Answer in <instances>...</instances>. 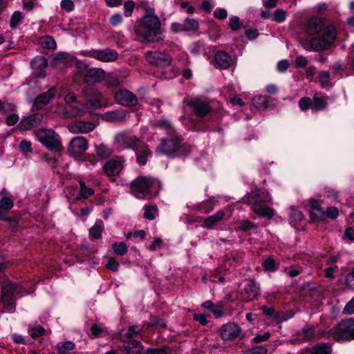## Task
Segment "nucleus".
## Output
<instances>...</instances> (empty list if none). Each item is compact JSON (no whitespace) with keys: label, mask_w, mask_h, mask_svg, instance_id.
<instances>
[{"label":"nucleus","mask_w":354,"mask_h":354,"mask_svg":"<svg viewBox=\"0 0 354 354\" xmlns=\"http://www.w3.org/2000/svg\"><path fill=\"white\" fill-rule=\"evenodd\" d=\"M136 39L148 43H154L162 39L160 21L155 15V9L148 8L142 17L141 26L135 28Z\"/></svg>","instance_id":"f257e3e1"},{"label":"nucleus","mask_w":354,"mask_h":354,"mask_svg":"<svg viewBox=\"0 0 354 354\" xmlns=\"http://www.w3.org/2000/svg\"><path fill=\"white\" fill-rule=\"evenodd\" d=\"M244 203L252 206V209L258 216L271 218L274 211L265 204L271 203V196L266 190L257 189L248 194L243 198Z\"/></svg>","instance_id":"f03ea898"},{"label":"nucleus","mask_w":354,"mask_h":354,"mask_svg":"<svg viewBox=\"0 0 354 354\" xmlns=\"http://www.w3.org/2000/svg\"><path fill=\"white\" fill-rule=\"evenodd\" d=\"M131 188L136 198L147 199L158 195L161 184L158 180L151 177H140L131 183Z\"/></svg>","instance_id":"7ed1b4c3"},{"label":"nucleus","mask_w":354,"mask_h":354,"mask_svg":"<svg viewBox=\"0 0 354 354\" xmlns=\"http://www.w3.org/2000/svg\"><path fill=\"white\" fill-rule=\"evenodd\" d=\"M21 285L8 281L1 284V304L4 313H12L15 308L17 296L30 294Z\"/></svg>","instance_id":"20e7f679"},{"label":"nucleus","mask_w":354,"mask_h":354,"mask_svg":"<svg viewBox=\"0 0 354 354\" xmlns=\"http://www.w3.org/2000/svg\"><path fill=\"white\" fill-rule=\"evenodd\" d=\"M35 133L39 142L49 150L54 151L62 150L60 136L55 131L50 129H40Z\"/></svg>","instance_id":"39448f33"},{"label":"nucleus","mask_w":354,"mask_h":354,"mask_svg":"<svg viewBox=\"0 0 354 354\" xmlns=\"http://www.w3.org/2000/svg\"><path fill=\"white\" fill-rule=\"evenodd\" d=\"M142 140L130 131H121L114 136V145L119 149H136L140 145Z\"/></svg>","instance_id":"423d86ee"},{"label":"nucleus","mask_w":354,"mask_h":354,"mask_svg":"<svg viewBox=\"0 0 354 354\" xmlns=\"http://www.w3.org/2000/svg\"><path fill=\"white\" fill-rule=\"evenodd\" d=\"M334 337L337 341L354 339V322L351 319L342 321L334 328Z\"/></svg>","instance_id":"0eeeda50"},{"label":"nucleus","mask_w":354,"mask_h":354,"mask_svg":"<svg viewBox=\"0 0 354 354\" xmlns=\"http://www.w3.org/2000/svg\"><path fill=\"white\" fill-rule=\"evenodd\" d=\"M124 157H116L106 161L103 165L102 169L109 179L114 180V178L119 175L124 169Z\"/></svg>","instance_id":"6e6552de"},{"label":"nucleus","mask_w":354,"mask_h":354,"mask_svg":"<svg viewBox=\"0 0 354 354\" xmlns=\"http://www.w3.org/2000/svg\"><path fill=\"white\" fill-rule=\"evenodd\" d=\"M84 55L102 62H113L118 57V53L117 51L109 48L104 49H92L86 51Z\"/></svg>","instance_id":"1a4fd4ad"},{"label":"nucleus","mask_w":354,"mask_h":354,"mask_svg":"<svg viewBox=\"0 0 354 354\" xmlns=\"http://www.w3.org/2000/svg\"><path fill=\"white\" fill-rule=\"evenodd\" d=\"M83 67L84 72L82 71L84 82L88 84H93L100 82L105 77V72L100 68H93L87 69V65L79 63L78 67Z\"/></svg>","instance_id":"9d476101"},{"label":"nucleus","mask_w":354,"mask_h":354,"mask_svg":"<svg viewBox=\"0 0 354 354\" xmlns=\"http://www.w3.org/2000/svg\"><path fill=\"white\" fill-rule=\"evenodd\" d=\"M221 338L225 341H233L243 336L241 327L234 322H229L222 326L220 329Z\"/></svg>","instance_id":"9b49d317"},{"label":"nucleus","mask_w":354,"mask_h":354,"mask_svg":"<svg viewBox=\"0 0 354 354\" xmlns=\"http://www.w3.org/2000/svg\"><path fill=\"white\" fill-rule=\"evenodd\" d=\"M180 146V140L178 138L162 139L156 152L158 154L169 155L178 150Z\"/></svg>","instance_id":"f8f14e48"},{"label":"nucleus","mask_w":354,"mask_h":354,"mask_svg":"<svg viewBox=\"0 0 354 354\" xmlns=\"http://www.w3.org/2000/svg\"><path fill=\"white\" fill-rule=\"evenodd\" d=\"M66 106L64 109V115L66 117H80L84 113V110L78 107L74 106L71 103L77 104V98L73 93H69L64 97Z\"/></svg>","instance_id":"ddd939ff"},{"label":"nucleus","mask_w":354,"mask_h":354,"mask_svg":"<svg viewBox=\"0 0 354 354\" xmlns=\"http://www.w3.org/2000/svg\"><path fill=\"white\" fill-rule=\"evenodd\" d=\"M145 57L149 64L158 66H169L171 61L169 55L158 51L148 52Z\"/></svg>","instance_id":"4468645a"},{"label":"nucleus","mask_w":354,"mask_h":354,"mask_svg":"<svg viewBox=\"0 0 354 354\" xmlns=\"http://www.w3.org/2000/svg\"><path fill=\"white\" fill-rule=\"evenodd\" d=\"M88 148V140L82 136L73 138L69 143L68 151L73 156H80Z\"/></svg>","instance_id":"2eb2a0df"},{"label":"nucleus","mask_w":354,"mask_h":354,"mask_svg":"<svg viewBox=\"0 0 354 354\" xmlns=\"http://www.w3.org/2000/svg\"><path fill=\"white\" fill-rule=\"evenodd\" d=\"M115 99L117 102L122 106H134L138 102L136 96L127 89H120L115 93Z\"/></svg>","instance_id":"dca6fc26"},{"label":"nucleus","mask_w":354,"mask_h":354,"mask_svg":"<svg viewBox=\"0 0 354 354\" xmlns=\"http://www.w3.org/2000/svg\"><path fill=\"white\" fill-rule=\"evenodd\" d=\"M96 125L91 122L75 120L68 124V129L73 133H86L93 131Z\"/></svg>","instance_id":"f3484780"},{"label":"nucleus","mask_w":354,"mask_h":354,"mask_svg":"<svg viewBox=\"0 0 354 354\" xmlns=\"http://www.w3.org/2000/svg\"><path fill=\"white\" fill-rule=\"evenodd\" d=\"M188 105L192 107L194 113L198 117H205L211 111L208 102L199 98L191 100Z\"/></svg>","instance_id":"a211bd4d"},{"label":"nucleus","mask_w":354,"mask_h":354,"mask_svg":"<svg viewBox=\"0 0 354 354\" xmlns=\"http://www.w3.org/2000/svg\"><path fill=\"white\" fill-rule=\"evenodd\" d=\"M56 93L57 88L55 87H51L46 92L37 95L35 99V106L38 109H42L55 97Z\"/></svg>","instance_id":"6ab92c4d"},{"label":"nucleus","mask_w":354,"mask_h":354,"mask_svg":"<svg viewBox=\"0 0 354 354\" xmlns=\"http://www.w3.org/2000/svg\"><path fill=\"white\" fill-rule=\"evenodd\" d=\"M260 292V286L254 281H249L242 292V296L246 301L253 300Z\"/></svg>","instance_id":"aec40b11"},{"label":"nucleus","mask_w":354,"mask_h":354,"mask_svg":"<svg viewBox=\"0 0 354 354\" xmlns=\"http://www.w3.org/2000/svg\"><path fill=\"white\" fill-rule=\"evenodd\" d=\"M136 154V160L139 165H145L147 162V158L151 155L149 147L142 141L140 145L136 149H134Z\"/></svg>","instance_id":"412c9836"},{"label":"nucleus","mask_w":354,"mask_h":354,"mask_svg":"<svg viewBox=\"0 0 354 354\" xmlns=\"http://www.w3.org/2000/svg\"><path fill=\"white\" fill-rule=\"evenodd\" d=\"M123 347L127 354H142L144 349L142 343L136 339L124 340Z\"/></svg>","instance_id":"4be33fe9"},{"label":"nucleus","mask_w":354,"mask_h":354,"mask_svg":"<svg viewBox=\"0 0 354 354\" xmlns=\"http://www.w3.org/2000/svg\"><path fill=\"white\" fill-rule=\"evenodd\" d=\"M324 27V21L319 17H312L308 20L306 32L309 35L318 34Z\"/></svg>","instance_id":"5701e85b"},{"label":"nucleus","mask_w":354,"mask_h":354,"mask_svg":"<svg viewBox=\"0 0 354 354\" xmlns=\"http://www.w3.org/2000/svg\"><path fill=\"white\" fill-rule=\"evenodd\" d=\"M41 120L42 115L39 113L32 114L23 119L19 123V127L23 130H28L38 125Z\"/></svg>","instance_id":"b1692460"},{"label":"nucleus","mask_w":354,"mask_h":354,"mask_svg":"<svg viewBox=\"0 0 354 354\" xmlns=\"http://www.w3.org/2000/svg\"><path fill=\"white\" fill-rule=\"evenodd\" d=\"M310 215L311 216L316 220L322 221L324 220L326 217V212L321 207L320 203L315 199L310 200Z\"/></svg>","instance_id":"393cba45"},{"label":"nucleus","mask_w":354,"mask_h":354,"mask_svg":"<svg viewBox=\"0 0 354 354\" xmlns=\"http://www.w3.org/2000/svg\"><path fill=\"white\" fill-rule=\"evenodd\" d=\"M90 95L93 97V99L89 100L86 103V108L88 110L100 109L102 106V100L103 99L102 94L98 90L92 88L90 91Z\"/></svg>","instance_id":"a878e982"},{"label":"nucleus","mask_w":354,"mask_h":354,"mask_svg":"<svg viewBox=\"0 0 354 354\" xmlns=\"http://www.w3.org/2000/svg\"><path fill=\"white\" fill-rule=\"evenodd\" d=\"M311 49L319 52L328 49L332 45L323 37H314L310 41Z\"/></svg>","instance_id":"bb28decb"},{"label":"nucleus","mask_w":354,"mask_h":354,"mask_svg":"<svg viewBox=\"0 0 354 354\" xmlns=\"http://www.w3.org/2000/svg\"><path fill=\"white\" fill-rule=\"evenodd\" d=\"M225 215V213L223 211H218L216 214L206 218L201 226L204 228L212 229L223 219Z\"/></svg>","instance_id":"cd10ccee"},{"label":"nucleus","mask_w":354,"mask_h":354,"mask_svg":"<svg viewBox=\"0 0 354 354\" xmlns=\"http://www.w3.org/2000/svg\"><path fill=\"white\" fill-rule=\"evenodd\" d=\"M215 62L220 68L227 69L231 64V57L225 52L220 51L215 55Z\"/></svg>","instance_id":"c85d7f7f"},{"label":"nucleus","mask_w":354,"mask_h":354,"mask_svg":"<svg viewBox=\"0 0 354 354\" xmlns=\"http://www.w3.org/2000/svg\"><path fill=\"white\" fill-rule=\"evenodd\" d=\"M79 184L80 191L79 194L75 197V200L80 201L86 199L94 194V189L91 187H87L84 181L80 180Z\"/></svg>","instance_id":"c756f323"},{"label":"nucleus","mask_w":354,"mask_h":354,"mask_svg":"<svg viewBox=\"0 0 354 354\" xmlns=\"http://www.w3.org/2000/svg\"><path fill=\"white\" fill-rule=\"evenodd\" d=\"M183 27L185 32L196 33L199 29V22L196 19L187 17L183 21Z\"/></svg>","instance_id":"7c9ffc66"},{"label":"nucleus","mask_w":354,"mask_h":354,"mask_svg":"<svg viewBox=\"0 0 354 354\" xmlns=\"http://www.w3.org/2000/svg\"><path fill=\"white\" fill-rule=\"evenodd\" d=\"M127 111L123 109L109 111L106 113V118L111 122H122L126 118Z\"/></svg>","instance_id":"2f4dec72"},{"label":"nucleus","mask_w":354,"mask_h":354,"mask_svg":"<svg viewBox=\"0 0 354 354\" xmlns=\"http://www.w3.org/2000/svg\"><path fill=\"white\" fill-rule=\"evenodd\" d=\"M270 100L271 98L268 96L258 95L253 97L252 104L257 109H266L268 108Z\"/></svg>","instance_id":"473e14b6"},{"label":"nucleus","mask_w":354,"mask_h":354,"mask_svg":"<svg viewBox=\"0 0 354 354\" xmlns=\"http://www.w3.org/2000/svg\"><path fill=\"white\" fill-rule=\"evenodd\" d=\"M104 230V223L102 220H97L94 225L89 230V234L93 239H100Z\"/></svg>","instance_id":"72a5a7b5"},{"label":"nucleus","mask_w":354,"mask_h":354,"mask_svg":"<svg viewBox=\"0 0 354 354\" xmlns=\"http://www.w3.org/2000/svg\"><path fill=\"white\" fill-rule=\"evenodd\" d=\"M75 344L72 341L59 342L56 345V349L58 354H69L70 351L73 350Z\"/></svg>","instance_id":"f704fd0d"},{"label":"nucleus","mask_w":354,"mask_h":354,"mask_svg":"<svg viewBox=\"0 0 354 354\" xmlns=\"http://www.w3.org/2000/svg\"><path fill=\"white\" fill-rule=\"evenodd\" d=\"M1 198L0 200V207L2 210L8 211L13 207V202L12 199L7 196V193L5 189L0 192Z\"/></svg>","instance_id":"c9c22d12"},{"label":"nucleus","mask_w":354,"mask_h":354,"mask_svg":"<svg viewBox=\"0 0 354 354\" xmlns=\"http://www.w3.org/2000/svg\"><path fill=\"white\" fill-rule=\"evenodd\" d=\"M142 330V326L140 325H132L128 328L127 332L123 335V337L125 340L133 339V338L139 335Z\"/></svg>","instance_id":"e433bc0d"},{"label":"nucleus","mask_w":354,"mask_h":354,"mask_svg":"<svg viewBox=\"0 0 354 354\" xmlns=\"http://www.w3.org/2000/svg\"><path fill=\"white\" fill-rule=\"evenodd\" d=\"M95 152L101 159L109 158L112 154V150L104 144H100L95 147Z\"/></svg>","instance_id":"4c0bfd02"},{"label":"nucleus","mask_w":354,"mask_h":354,"mask_svg":"<svg viewBox=\"0 0 354 354\" xmlns=\"http://www.w3.org/2000/svg\"><path fill=\"white\" fill-rule=\"evenodd\" d=\"M323 37L327 39L328 41L332 45L336 39L335 28L333 26H328L323 32Z\"/></svg>","instance_id":"58836bf2"},{"label":"nucleus","mask_w":354,"mask_h":354,"mask_svg":"<svg viewBox=\"0 0 354 354\" xmlns=\"http://www.w3.org/2000/svg\"><path fill=\"white\" fill-rule=\"evenodd\" d=\"M112 248L115 254L119 256H123L127 254L128 251L127 245L124 242H114L112 244Z\"/></svg>","instance_id":"ea45409f"},{"label":"nucleus","mask_w":354,"mask_h":354,"mask_svg":"<svg viewBox=\"0 0 354 354\" xmlns=\"http://www.w3.org/2000/svg\"><path fill=\"white\" fill-rule=\"evenodd\" d=\"M40 44L44 48L55 49L56 48V42L55 39L48 35L40 38Z\"/></svg>","instance_id":"a19ab883"},{"label":"nucleus","mask_w":354,"mask_h":354,"mask_svg":"<svg viewBox=\"0 0 354 354\" xmlns=\"http://www.w3.org/2000/svg\"><path fill=\"white\" fill-rule=\"evenodd\" d=\"M30 65L32 69L44 68L47 66V61L44 57H36L32 59Z\"/></svg>","instance_id":"79ce46f5"},{"label":"nucleus","mask_w":354,"mask_h":354,"mask_svg":"<svg viewBox=\"0 0 354 354\" xmlns=\"http://www.w3.org/2000/svg\"><path fill=\"white\" fill-rule=\"evenodd\" d=\"M158 215V208L154 206H146L144 216L148 220H153Z\"/></svg>","instance_id":"37998d69"},{"label":"nucleus","mask_w":354,"mask_h":354,"mask_svg":"<svg viewBox=\"0 0 354 354\" xmlns=\"http://www.w3.org/2000/svg\"><path fill=\"white\" fill-rule=\"evenodd\" d=\"M287 12L281 8L277 9L273 14V20L277 23H282L286 21Z\"/></svg>","instance_id":"c03bdc74"},{"label":"nucleus","mask_w":354,"mask_h":354,"mask_svg":"<svg viewBox=\"0 0 354 354\" xmlns=\"http://www.w3.org/2000/svg\"><path fill=\"white\" fill-rule=\"evenodd\" d=\"M23 16L21 12H15L10 19V26L12 28H15L22 21Z\"/></svg>","instance_id":"a18cd8bd"},{"label":"nucleus","mask_w":354,"mask_h":354,"mask_svg":"<svg viewBox=\"0 0 354 354\" xmlns=\"http://www.w3.org/2000/svg\"><path fill=\"white\" fill-rule=\"evenodd\" d=\"M153 127L164 129L168 132H172V126L171 123L167 120H160L153 124Z\"/></svg>","instance_id":"49530a36"},{"label":"nucleus","mask_w":354,"mask_h":354,"mask_svg":"<svg viewBox=\"0 0 354 354\" xmlns=\"http://www.w3.org/2000/svg\"><path fill=\"white\" fill-rule=\"evenodd\" d=\"M331 347L328 344L318 345L312 354H330Z\"/></svg>","instance_id":"de8ad7c7"},{"label":"nucleus","mask_w":354,"mask_h":354,"mask_svg":"<svg viewBox=\"0 0 354 354\" xmlns=\"http://www.w3.org/2000/svg\"><path fill=\"white\" fill-rule=\"evenodd\" d=\"M229 26L233 31H236L242 27L240 18L237 16H232L230 18Z\"/></svg>","instance_id":"09e8293b"},{"label":"nucleus","mask_w":354,"mask_h":354,"mask_svg":"<svg viewBox=\"0 0 354 354\" xmlns=\"http://www.w3.org/2000/svg\"><path fill=\"white\" fill-rule=\"evenodd\" d=\"M262 266L266 271L273 272L277 269L275 261L271 258H268L263 261Z\"/></svg>","instance_id":"8fccbe9b"},{"label":"nucleus","mask_w":354,"mask_h":354,"mask_svg":"<svg viewBox=\"0 0 354 354\" xmlns=\"http://www.w3.org/2000/svg\"><path fill=\"white\" fill-rule=\"evenodd\" d=\"M136 4L133 1H127L124 3V15L127 17L132 15Z\"/></svg>","instance_id":"3c124183"},{"label":"nucleus","mask_w":354,"mask_h":354,"mask_svg":"<svg viewBox=\"0 0 354 354\" xmlns=\"http://www.w3.org/2000/svg\"><path fill=\"white\" fill-rule=\"evenodd\" d=\"M262 310L266 316L272 317L276 320L279 319V315L275 311V310L273 308L264 306L262 308Z\"/></svg>","instance_id":"603ef678"},{"label":"nucleus","mask_w":354,"mask_h":354,"mask_svg":"<svg viewBox=\"0 0 354 354\" xmlns=\"http://www.w3.org/2000/svg\"><path fill=\"white\" fill-rule=\"evenodd\" d=\"M19 149L21 151L26 155L32 152L31 142L27 140H22L19 144Z\"/></svg>","instance_id":"864d4df0"},{"label":"nucleus","mask_w":354,"mask_h":354,"mask_svg":"<svg viewBox=\"0 0 354 354\" xmlns=\"http://www.w3.org/2000/svg\"><path fill=\"white\" fill-rule=\"evenodd\" d=\"M61 8L68 12L74 10L75 4L72 0H62L60 3Z\"/></svg>","instance_id":"5fc2aeb1"},{"label":"nucleus","mask_w":354,"mask_h":354,"mask_svg":"<svg viewBox=\"0 0 354 354\" xmlns=\"http://www.w3.org/2000/svg\"><path fill=\"white\" fill-rule=\"evenodd\" d=\"M290 216L292 219L295 221H299L303 220L304 215L302 212L294 208H291L290 211Z\"/></svg>","instance_id":"6e6d98bb"},{"label":"nucleus","mask_w":354,"mask_h":354,"mask_svg":"<svg viewBox=\"0 0 354 354\" xmlns=\"http://www.w3.org/2000/svg\"><path fill=\"white\" fill-rule=\"evenodd\" d=\"M106 268L111 271L115 272L118 270L119 263L113 257H110L108 260V263L106 266Z\"/></svg>","instance_id":"4d7b16f0"},{"label":"nucleus","mask_w":354,"mask_h":354,"mask_svg":"<svg viewBox=\"0 0 354 354\" xmlns=\"http://www.w3.org/2000/svg\"><path fill=\"white\" fill-rule=\"evenodd\" d=\"M214 16L218 19H225L227 17V11L225 8H216L214 12Z\"/></svg>","instance_id":"13d9d810"},{"label":"nucleus","mask_w":354,"mask_h":354,"mask_svg":"<svg viewBox=\"0 0 354 354\" xmlns=\"http://www.w3.org/2000/svg\"><path fill=\"white\" fill-rule=\"evenodd\" d=\"M312 104V101L309 97H303L299 102V108L304 111L308 109Z\"/></svg>","instance_id":"bf43d9fd"},{"label":"nucleus","mask_w":354,"mask_h":354,"mask_svg":"<svg viewBox=\"0 0 354 354\" xmlns=\"http://www.w3.org/2000/svg\"><path fill=\"white\" fill-rule=\"evenodd\" d=\"M313 104L316 110H322L326 106L325 101L316 96L313 97Z\"/></svg>","instance_id":"052dcab7"},{"label":"nucleus","mask_w":354,"mask_h":354,"mask_svg":"<svg viewBox=\"0 0 354 354\" xmlns=\"http://www.w3.org/2000/svg\"><path fill=\"white\" fill-rule=\"evenodd\" d=\"M346 285L350 288H354V268L346 276Z\"/></svg>","instance_id":"680f3d73"},{"label":"nucleus","mask_w":354,"mask_h":354,"mask_svg":"<svg viewBox=\"0 0 354 354\" xmlns=\"http://www.w3.org/2000/svg\"><path fill=\"white\" fill-rule=\"evenodd\" d=\"M343 313L345 315L354 314V298L349 301L345 306Z\"/></svg>","instance_id":"e2e57ef3"},{"label":"nucleus","mask_w":354,"mask_h":354,"mask_svg":"<svg viewBox=\"0 0 354 354\" xmlns=\"http://www.w3.org/2000/svg\"><path fill=\"white\" fill-rule=\"evenodd\" d=\"M146 353L147 354H171V351L168 348L148 349Z\"/></svg>","instance_id":"0e129e2a"},{"label":"nucleus","mask_w":354,"mask_h":354,"mask_svg":"<svg viewBox=\"0 0 354 354\" xmlns=\"http://www.w3.org/2000/svg\"><path fill=\"white\" fill-rule=\"evenodd\" d=\"M326 215L330 218L335 219L338 216L339 211L337 207H329L327 209Z\"/></svg>","instance_id":"69168bd1"},{"label":"nucleus","mask_w":354,"mask_h":354,"mask_svg":"<svg viewBox=\"0 0 354 354\" xmlns=\"http://www.w3.org/2000/svg\"><path fill=\"white\" fill-rule=\"evenodd\" d=\"M320 82L323 86H328L329 84L330 74L327 71H323L319 74Z\"/></svg>","instance_id":"338daca9"},{"label":"nucleus","mask_w":354,"mask_h":354,"mask_svg":"<svg viewBox=\"0 0 354 354\" xmlns=\"http://www.w3.org/2000/svg\"><path fill=\"white\" fill-rule=\"evenodd\" d=\"M267 351L262 346H257L248 350L245 354H266Z\"/></svg>","instance_id":"774afa93"}]
</instances>
